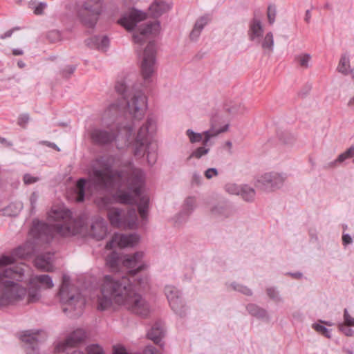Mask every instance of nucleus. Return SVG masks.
<instances>
[{
    "label": "nucleus",
    "instance_id": "obj_1",
    "mask_svg": "<svg viewBox=\"0 0 354 354\" xmlns=\"http://www.w3.org/2000/svg\"><path fill=\"white\" fill-rule=\"evenodd\" d=\"M143 171L129 164L125 169L113 170L111 158L96 160L88 172V180L80 178L77 181L74 192L75 201L82 202L87 195L95 192H110L117 190L114 197L122 204H133L139 199L138 207L143 220L148 214L149 198L141 195V188L144 184Z\"/></svg>",
    "mask_w": 354,
    "mask_h": 354
},
{
    "label": "nucleus",
    "instance_id": "obj_2",
    "mask_svg": "<svg viewBox=\"0 0 354 354\" xmlns=\"http://www.w3.org/2000/svg\"><path fill=\"white\" fill-rule=\"evenodd\" d=\"M106 126L107 129L94 128L91 130V138L94 142L107 145L115 141L118 149L131 147L136 156L142 157L147 153L148 162L150 165L155 163L157 158L156 149H151V138L157 129L156 120L153 117L149 116L136 133L131 123Z\"/></svg>",
    "mask_w": 354,
    "mask_h": 354
},
{
    "label": "nucleus",
    "instance_id": "obj_3",
    "mask_svg": "<svg viewBox=\"0 0 354 354\" xmlns=\"http://www.w3.org/2000/svg\"><path fill=\"white\" fill-rule=\"evenodd\" d=\"M124 307L141 317H147L152 308L150 304L133 288L126 277L105 275L97 298V309L100 311Z\"/></svg>",
    "mask_w": 354,
    "mask_h": 354
},
{
    "label": "nucleus",
    "instance_id": "obj_4",
    "mask_svg": "<svg viewBox=\"0 0 354 354\" xmlns=\"http://www.w3.org/2000/svg\"><path fill=\"white\" fill-rule=\"evenodd\" d=\"M115 91L123 96V102L112 103L106 107L102 115L103 124L116 125L117 123H114L122 111L135 120H142L147 109V99L142 91L137 89L129 78L119 80L116 83Z\"/></svg>",
    "mask_w": 354,
    "mask_h": 354
},
{
    "label": "nucleus",
    "instance_id": "obj_5",
    "mask_svg": "<svg viewBox=\"0 0 354 354\" xmlns=\"http://www.w3.org/2000/svg\"><path fill=\"white\" fill-rule=\"evenodd\" d=\"M48 224L34 221L30 234L35 241L50 242L55 234L70 236L84 232V221L73 219L70 210L64 207H53L48 214Z\"/></svg>",
    "mask_w": 354,
    "mask_h": 354
},
{
    "label": "nucleus",
    "instance_id": "obj_6",
    "mask_svg": "<svg viewBox=\"0 0 354 354\" xmlns=\"http://www.w3.org/2000/svg\"><path fill=\"white\" fill-rule=\"evenodd\" d=\"M146 17L145 12L133 10L120 20V24L124 28L129 31H133V39L137 44H142L149 36L156 35L160 30V24L158 21L140 24L146 19Z\"/></svg>",
    "mask_w": 354,
    "mask_h": 354
},
{
    "label": "nucleus",
    "instance_id": "obj_7",
    "mask_svg": "<svg viewBox=\"0 0 354 354\" xmlns=\"http://www.w3.org/2000/svg\"><path fill=\"white\" fill-rule=\"evenodd\" d=\"M7 261L9 260L6 257L0 259V308L9 306L26 295L25 289L12 281L19 275L8 270L2 263Z\"/></svg>",
    "mask_w": 354,
    "mask_h": 354
},
{
    "label": "nucleus",
    "instance_id": "obj_8",
    "mask_svg": "<svg viewBox=\"0 0 354 354\" xmlns=\"http://www.w3.org/2000/svg\"><path fill=\"white\" fill-rule=\"evenodd\" d=\"M95 203L100 209H108L107 216L112 226L122 229H134L138 225V216L135 209L124 211L116 207L109 208L111 198L108 196L100 197Z\"/></svg>",
    "mask_w": 354,
    "mask_h": 354
},
{
    "label": "nucleus",
    "instance_id": "obj_9",
    "mask_svg": "<svg viewBox=\"0 0 354 354\" xmlns=\"http://www.w3.org/2000/svg\"><path fill=\"white\" fill-rule=\"evenodd\" d=\"M58 297L65 313H74V315H77L82 313L86 304L85 298L77 287L71 284L70 278L66 275L62 277Z\"/></svg>",
    "mask_w": 354,
    "mask_h": 354
},
{
    "label": "nucleus",
    "instance_id": "obj_10",
    "mask_svg": "<svg viewBox=\"0 0 354 354\" xmlns=\"http://www.w3.org/2000/svg\"><path fill=\"white\" fill-rule=\"evenodd\" d=\"M35 251L34 243L31 241H27L23 245L18 247L15 249L11 255L6 256L3 255L0 257V259L3 258H8L9 261L3 262V265L8 269L11 270L15 274H17L19 277H15L12 281L15 283L18 284V281H21L25 274V268H27L24 264H21L19 266L11 267V265L15 263L17 259H24L27 257L30 256Z\"/></svg>",
    "mask_w": 354,
    "mask_h": 354
},
{
    "label": "nucleus",
    "instance_id": "obj_11",
    "mask_svg": "<svg viewBox=\"0 0 354 354\" xmlns=\"http://www.w3.org/2000/svg\"><path fill=\"white\" fill-rule=\"evenodd\" d=\"M104 8L103 0H85L82 3L80 13L82 21L88 27H94Z\"/></svg>",
    "mask_w": 354,
    "mask_h": 354
},
{
    "label": "nucleus",
    "instance_id": "obj_12",
    "mask_svg": "<svg viewBox=\"0 0 354 354\" xmlns=\"http://www.w3.org/2000/svg\"><path fill=\"white\" fill-rule=\"evenodd\" d=\"M155 54V44L149 42L142 53L140 64L141 75L145 86L151 82V77L156 71Z\"/></svg>",
    "mask_w": 354,
    "mask_h": 354
},
{
    "label": "nucleus",
    "instance_id": "obj_13",
    "mask_svg": "<svg viewBox=\"0 0 354 354\" xmlns=\"http://www.w3.org/2000/svg\"><path fill=\"white\" fill-rule=\"evenodd\" d=\"M286 180V176L282 174L270 172L261 176L256 181L257 188L266 192H270L281 187Z\"/></svg>",
    "mask_w": 354,
    "mask_h": 354
},
{
    "label": "nucleus",
    "instance_id": "obj_14",
    "mask_svg": "<svg viewBox=\"0 0 354 354\" xmlns=\"http://www.w3.org/2000/svg\"><path fill=\"white\" fill-rule=\"evenodd\" d=\"M138 241L139 236L136 234H115L113 236L112 239L106 243V248L110 250L114 248L116 245L120 248L133 247L136 245Z\"/></svg>",
    "mask_w": 354,
    "mask_h": 354
},
{
    "label": "nucleus",
    "instance_id": "obj_15",
    "mask_svg": "<svg viewBox=\"0 0 354 354\" xmlns=\"http://www.w3.org/2000/svg\"><path fill=\"white\" fill-rule=\"evenodd\" d=\"M143 255V252H136L132 255H125L123 257L122 264L129 269V272L131 274H135L146 267V264L142 262Z\"/></svg>",
    "mask_w": 354,
    "mask_h": 354
},
{
    "label": "nucleus",
    "instance_id": "obj_16",
    "mask_svg": "<svg viewBox=\"0 0 354 354\" xmlns=\"http://www.w3.org/2000/svg\"><path fill=\"white\" fill-rule=\"evenodd\" d=\"M107 234V224L100 216H95L92 219L90 235L96 240H102Z\"/></svg>",
    "mask_w": 354,
    "mask_h": 354
},
{
    "label": "nucleus",
    "instance_id": "obj_17",
    "mask_svg": "<svg viewBox=\"0 0 354 354\" xmlns=\"http://www.w3.org/2000/svg\"><path fill=\"white\" fill-rule=\"evenodd\" d=\"M86 337V332L82 328H77L71 333L63 343L56 347L57 351H63L68 346H74L82 342Z\"/></svg>",
    "mask_w": 354,
    "mask_h": 354
},
{
    "label": "nucleus",
    "instance_id": "obj_18",
    "mask_svg": "<svg viewBox=\"0 0 354 354\" xmlns=\"http://www.w3.org/2000/svg\"><path fill=\"white\" fill-rule=\"evenodd\" d=\"M54 254L47 252L38 255L35 259V267L41 270L50 272L53 270Z\"/></svg>",
    "mask_w": 354,
    "mask_h": 354
},
{
    "label": "nucleus",
    "instance_id": "obj_19",
    "mask_svg": "<svg viewBox=\"0 0 354 354\" xmlns=\"http://www.w3.org/2000/svg\"><path fill=\"white\" fill-rule=\"evenodd\" d=\"M18 284L24 288L26 290V295L23 297V299L16 301L14 304H10L9 306H12L18 304L19 302L23 301L26 297H27V303H35L38 301L41 298V294H40V290L41 288L36 283L34 284H30V287L28 290L26 288L21 286L18 283Z\"/></svg>",
    "mask_w": 354,
    "mask_h": 354
},
{
    "label": "nucleus",
    "instance_id": "obj_20",
    "mask_svg": "<svg viewBox=\"0 0 354 354\" xmlns=\"http://www.w3.org/2000/svg\"><path fill=\"white\" fill-rule=\"evenodd\" d=\"M263 28L261 21L258 19H253L250 24L248 31L249 39L252 41L260 42L262 37Z\"/></svg>",
    "mask_w": 354,
    "mask_h": 354
},
{
    "label": "nucleus",
    "instance_id": "obj_21",
    "mask_svg": "<svg viewBox=\"0 0 354 354\" xmlns=\"http://www.w3.org/2000/svg\"><path fill=\"white\" fill-rule=\"evenodd\" d=\"M21 339L22 342L29 345L26 348L28 354H31L36 351L39 341L38 333L27 330L21 336Z\"/></svg>",
    "mask_w": 354,
    "mask_h": 354
},
{
    "label": "nucleus",
    "instance_id": "obj_22",
    "mask_svg": "<svg viewBox=\"0 0 354 354\" xmlns=\"http://www.w3.org/2000/svg\"><path fill=\"white\" fill-rule=\"evenodd\" d=\"M210 21V17L208 15H204L199 17L190 32L189 37L191 40L196 41L198 39L204 27Z\"/></svg>",
    "mask_w": 354,
    "mask_h": 354
},
{
    "label": "nucleus",
    "instance_id": "obj_23",
    "mask_svg": "<svg viewBox=\"0 0 354 354\" xmlns=\"http://www.w3.org/2000/svg\"><path fill=\"white\" fill-rule=\"evenodd\" d=\"M86 42L88 46L102 51L106 50L109 45V39L106 36H95L87 39Z\"/></svg>",
    "mask_w": 354,
    "mask_h": 354
},
{
    "label": "nucleus",
    "instance_id": "obj_24",
    "mask_svg": "<svg viewBox=\"0 0 354 354\" xmlns=\"http://www.w3.org/2000/svg\"><path fill=\"white\" fill-rule=\"evenodd\" d=\"M171 8V4L163 1H156L149 7V11L153 17H158L168 12Z\"/></svg>",
    "mask_w": 354,
    "mask_h": 354
},
{
    "label": "nucleus",
    "instance_id": "obj_25",
    "mask_svg": "<svg viewBox=\"0 0 354 354\" xmlns=\"http://www.w3.org/2000/svg\"><path fill=\"white\" fill-rule=\"evenodd\" d=\"M39 283L45 289H51L54 286L52 278L48 274L36 275L29 279V284Z\"/></svg>",
    "mask_w": 354,
    "mask_h": 354
},
{
    "label": "nucleus",
    "instance_id": "obj_26",
    "mask_svg": "<svg viewBox=\"0 0 354 354\" xmlns=\"http://www.w3.org/2000/svg\"><path fill=\"white\" fill-rule=\"evenodd\" d=\"M163 326L160 323H156L147 333L148 337L157 344L160 343L161 339L163 337Z\"/></svg>",
    "mask_w": 354,
    "mask_h": 354
},
{
    "label": "nucleus",
    "instance_id": "obj_27",
    "mask_svg": "<svg viewBox=\"0 0 354 354\" xmlns=\"http://www.w3.org/2000/svg\"><path fill=\"white\" fill-rule=\"evenodd\" d=\"M228 124L225 125L223 128L215 129L212 127L210 129L203 132L204 138L203 140V145H207L212 138L216 137L220 133L226 131L228 129Z\"/></svg>",
    "mask_w": 354,
    "mask_h": 354
},
{
    "label": "nucleus",
    "instance_id": "obj_28",
    "mask_svg": "<svg viewBox=\"0 0 354 354\" xmlns=\"http://www.w3.org/2000/svg\"><path fill=\"white\" fill-rule=\"evenodd\" d=\"M261 46L263 50L268 53L273 51L274 48V36L272 32H268L266 34L263 38H260Z\"/></svg>",
    "mask_w": 354,
    "mask_h": 354
},
{
    "label": "nucleus",
    "instance_id": "obj_29",
    "mask_svg": "<svg viewBox=\"0 0 354 354\" xmlns=\"http://www.w3.org/2000/svg\"><path fill=\"white\" fill-rule=\"evenodd\" d=\"M171 309L180 316H183L185 313V305L183 304L181 295L178 296L177 298H174L172 300L168 301Z\"/></svg>",
    "mask_w": 354,
    "mask_h": 354
},
{
    "label": "nucleus",
    "instance_id": "obj_30",
    "mask_svg": "<svg viewBox=\"0 0 354 354\" xmlns=\"http://www.w3.org/2000/svg\"><path fill=\"white\" fill-rule=\"evenodd\" d=\"M351 69L349 57L347 55H343L339 62L337 71L344 75H348Z\"/></svg>",
    "mask_w": 354,
    "mask_h": 354
},
{
    "label": "nucleus",
    "instance_id": "obj_31",
    "mask_svg": "<svg viewBox=\"0 0 354 354\" xmlns=\"http://www.w3.org/2000/svg\"><path fill=\"white\" fill-rule=\"evenodd\" d=\"M196 200L194 197H187L184 201L183 209L180 215L183 214L186 216L189 215L196 207Z\"/></svg>",
    "mask_w": 354,
    "mask_h": 354
},
{
    "label": "nucleus",
    "instance_id": "obj_32",
    "mask_svg": "<svg viewBox=\"0 0 354 354\" xmlns=\"http://www.w3.org/2000/svg\"><path fill=\"white\" fill-rule=\"evenodd\" d=\"M247 310L249 313L253 316L266 319H268L269 318L266 310L261 308L254 304H249L247 306Z\"/></svg>",
    "mask_w": 354,
    "mask_h": 354
},
{
    "label": "nucleus",
    "instance_id": "obj_33",
    "mask_svg": "<svg viewBox=\"0 0 354 354\" xmlns=\"http://www.w3.org/2000/svg\"><path fill=\"white\" fill-rule=\"evenodd\" d=\"M255 190L247 185L242 186L240 196L246 202H252L255 197Z\"/></svg>",
    "mask_w": 354,
    "mask_h": 354
},
{
    "label": "nucleus",
    "instance_id": "obj_34",
    "mask_svg": "<svg viewBox=\"0 0 354 354\" xmlns=\"http://www.w3.org/2000/svg\"><path fill=\"white\" fill-rule=\"evenodd\" d=\"M354 156V146L350 147L346 151L339 154L337 158L330 163V167L335 166L337 163H342L348 158H350Z\"/></svg>",
    "mask_w": 354,
    "mask_h": 354
},
{
    "label": "nucleus",
    "instance_id": "obj_35",
    "mask_svg": "<svg viewBox=\"0 0 354 354\" xmlns=\"http://www.w3.org/2000/svg\"><path fill=\"white\" fill-rule=\"evenodd\" d=\"M118 263L119 257L115 252H111L106 259V266H109L110 270L113 272H116L118 270Z\"/></svg>",
    "mask_w": 354,
    "mask_h": 354
},
{
    "label": "nucleus",
    "instance_id": "obj_36",
    "mask_svg": "<svg viewBox=\"0 0 354 354\" xmlns=\"http://www.w3.org/2000/svg\"><path fill=\"white\" fill-rule=\"evenodd\" d=\"M295 62L303 68L310 66L311 56L308 53H301L295 57Z\"/></svg>",
    "mask_w": 354,
    "mask_h": 354
},
{
    "label": "nucleus",
    "instance_id": "obj_37",
    "mask_svg": "<svg viewBox=\"0 0 354 354\" xmlns=\"http://www.w3.org/2000/svg\"><path fill=\"white\" fill-rule=\"evenodd\" d=\"M205 146L206 145H203L202 147H197L192 152V153L187 158V160H189L192 158L200 159L203 156L207 155L209 151V148H207Z\"/></svg>",
    "mask_w": 354,
    "mask_h": 354
},
{
    "label": "nucleus",
    "instance_id": "obj_38",
    "mask_svg": "<svg viewBox=\"0 0 354 354\" xmlns=\"http://www.w3.org/2000/svg\"><path fill=\"white\" fill-rule=\"evenodd\" d=\"M165 295L169 300H172L174 298H177L180 294V291L175 287L171 285L166 286L165 288Z\"/></svg>",
    "mask_w": 354,
    "mask_h": 354
},
{
    "label": "nucleus",
    "instance_id": "obj_39",
    "mask_svg": "<svg viewBox=\"0 0 354 354\" xmlns=\"http://www.w3.org/2000/svg\"><path fill=\"white\" fill-rule=\"evenodd\" d=\"M186 135L189 139L191 143L199 142L203 140V137L204 136L203 133H196L192 131V129H187L186 131Z\"/></svg>",
    "mask_w": 354,
    "mask_h": 354
},
{
    "label": "nucleus",
    "instance_id": "obj_40",
    "mask_svg": "<svg viewBox=\"0 0 354 354\" xmlns=\"http://www.w3.org/2000/svg\"><path fill=\"white\" fill-rule=\"evenodd\" d=\"M149 279L148 276L143 275L138 277L136 281V285L140 290H145L149 287Z\"/></svg>",
    "mask_w": 354,
    "mask_h": 354
},
{
    "label": "nucleus",
    "instance_id": "obj_41",
    "mask_svg": "<svg viewBox=\"0 0 354 354\" xmlns=\"http://www.w3.org/2000/svg\"><path fill=\"white\" fill-rule=\"evenodd\" d=\"M267 15L269 24L270 25H272L275 21V18L277 15V9L274 5L268 6Z\"/></svg>",
    "mask_w": 354,
    "mask_h": 354
},
{
    "label": "nucleus",
    "instance_id": "obj_42",
    "mask_svg": "<svg viewBox=\"0 0 354 354\" xmlns=\"http://www.w3.org/2000/svg\"><path fill=\"white\" fill-rule=\"evenodd\" d=\"M242 186H239L236 184L230 183L226 185L225 190L230 194L240 195L241 192Z\"/></svg>",
    "mask_w": 354,
    "mask_h": 354
},
{
    "label": "nucleus",
    "instance_id": "obj_43",
    "mask_svg": "<svg viewBox=\"0 0 354 354\" xmlns=\"http://www.w3.org/2000/svg\"><path fill=\"white\" fill-rule=\"evenodd\" d=\"M268 297L277 302L283 301L282 298L280 297L279 292L274 288H268L266 290Z\"/></svg>",
    "mask_w": 354,
    "mask_h": 354
},
{
    "label": "nucleus",
    "instance_id": "obj_44",
    "mask_svg": "<svg viewBox=\"0 0 354 354\" xmlns=\"http://www.w3.org/2000/svg\"><path fill=\"white\" fill-rule=\"evenodd\" d=\"M88 354H104L103 348L99 344H91L86 347Z\"/></svg>",
    "mask_w": 354,
    "mask_h": 354
},
{
    "label": "nucleus",
    "instance_id": "obj_45",
    "mask_svg": "<svg viewBox=\"0 0 354 354\" xmlns=\"http://www.w3.org/2000/svg\"><path fill=\"white\" fill-rule=\"evenodd\" d=\"M232 286L235 290L242 292L245 295H252V290L250 288L243 285L234 283L232 284Z\"/></svg>",
    "mask_w": 354,
    "mask_h": 354
},
{
    "label": "nucleus",
    "instance_id": "obj_46",
    "mask_svg": "<svg viewBox=\"0 0 354 354\" xmlns=\"http://www.w3.org/2000/svg\"><path fill=\"white\" fill-rule=\"evenodd\" d=\"M313 328L323 335H324L327 337H330V330L326 328L324 326L320 325V324H314Z\"/></svg>",
    "mask_w": 354,
    "mask_h": 354
},
{
    "label": "nucleus",
    "instance_id": "obj_47",
    "mask_svg": "<svg viewBox=\"0 0 354 354\" xmlns=\"http://www.w3.org/2000/svg\"><path fill=\"white\" fill-rule=\"evenodd\" d=\"M344 324L348 326H354V318L349 315L347 309L344 310Z\"/></svg>",
    "mask_w": 354,
    "mask_h": 354
},
{
    "label": "nucleus",
    "instance_id": "obj_48",
    "mask_svg": "<svg viewBox=\"0 0 354 354\" xmlns=\"http://www.w3.org/2000/svg\"><path fill=\"white\" fill-rule=\"evenodd\" d=\"M225 212L227 209L223 205H218L212 209V214L216 215H227Z\"/></svg>",
    "mask_w": 354,
    "mask_h": 354
},
{
    "label": "nucleus",
    "instance_id": "obj_49",
    "mask_svg": "<svg viewBox=\"0 0 354 354\" xmlns=\"http://www.w3.org/2000/svg\"><path fill=\"white\" fill-rule=\"evenodd\" d=\"M29 121V115L26 113H24L19 115L18 118V124L22 127H25L26 124Z\"/></svg>",
    "mask_w": 354,
    "mask_h": 354
},
{
    "label": "nucleus",
    "instance_id": "obj_50",
    "mask_svg": "<svg viewBox=\"0 0 354 354\" xmlns=\"http://www.w3.org/2000/svg\"><path fill=\"white\" fill-rule=\"evenodd\" d=\"M39 180L37 177L32 176L28 174L24 176V182L26 185L32 184Z\"/></svg>",
    "mask_w": 354,
    "mask_h": 354
},
{
    "label": "nucleus",
    "instance_id": "obj_51",
    "mask_svg": "<svg viewBox=\"0 0 354 354\" xmlns=\"http://www.w3.org/2000/svg\"><path fill=\"white\" fill-rule=\"evenodd\" d=\"M218 174L216 168H209L205 171V176L207 179H211L213 177L217 176Z\"/></svg>",
    "mask_w": 354,
    "mask_h": 354
},
{
    "label": "nucleus",
    "instance_id": "obj_52",
    "mask_svg": "<svg viewBox=\"0 0 354 354\" xmlns=\"http://www.w3.org/2000/svg\"><path fill=\"white\" fill-rule=\"evenodd\" d=\"M37 200H38V194L36 192L32 193L30 196V203L31 205L32 211H33L35 209Z\"/></svg>",
    "mask_w": 354,
    "mask_h": 354
},
{
    "label": "nucleus",
    "instance_id": "obj_53",
    "mask_svg": "<svg viewBox=\"0 0 354 354\" xmlns=\"http://www.w3.org/2000/svg\"><path fill=\"white\" fill-rule=\"evenodd\" d=\"M339 328L342 333H344L347 336H351L353 334V330L348 328V326L346 324H339Z\"/></svg>",
    "mask_w": 354,
    "mask_h": 354
},
{
    "label": "nucleus",
    "instance_id": "obj_54",
    "mask_svg": "<svg viewBox=\"0 0 354 354\" xmlns=\"http://www.w3.org/2000/svg\"><path fill=\"white\" fill-rule=\"evenodd\" d=\"M46 8V3H40L35 8L34 13L36 15H41L44 12V10Z\"/></svg>",
    "mask_w": 354,
    "mask_h": 354
},
{
    "label": "nucleus",
    "instance_id": "obj_55",
    "mask_svg": "<svg viewBox=\"0 0 354 354\" xmlns=\"http://www.w3.org/2000/svg\"><path fill=\"white\" fill-rule=\"evenodd\" d=\"M113 354H128L125 348L121 346H113Z\"/></svg>",
    "mask_w": 354,
    "mask_h": 354
},
{
    "label": "nucleus",
    "instance_id": "obj_56",
    "mask_svg": "<svg viewBox=\"0 0 354 354\" xmlns=\"http://www.w3.org/2000/svg\"><path fill=\"white\" fill-rule=\"evenodd\" d=\"M75 70V67L73 66H68L64 71H63V75L65 76H69Z\"/></svg>",
    "mask_w": 354,
    "mask_h": 354
},
{
    "label": "nucleus",
    "instance_id": "obj_57",
    "mask_svg": "<svg viewBox=\"0 0 354 354\" xmlns=\"http://www.w3.org/2000/svg\"><path fill=\"white\" fill-rule=\"evenodd\" d=\"M342 241L344 244H350L352 242V238L348 234H344L342 236Z\"/></svg>",
    "mask_w": 354,
    "mask_h": 354
},
{
    "label": "nucleus",
    "instance_id": "obj_58",
    "mask_svg": "<svg viewBox=\"0 0 354 354\" xmlns=\"http://www.w3.org/2000/svg\"><path fill=\"white\" fill-rule=\"evenodd\" d=\"M13 31H14V29L9 30L6 31L4 34L0 35V38L1 39H4L6 38L11 37L13 33Z\"/></svg>",
    "mask_w": 354,
    "mask_h": 354
},
{
    "label": "nucleus",
    "instance_id": "obj_59",
    "mask_svg": "<svg viewBox=\"0 0 354 354\" xmlns=\"http://www.w3.org/2000/svg\"><path fill=\"white\" fill-rule=\"evenodd\" d=\"M48 37L50 39H51V37H53L54 38H59V32L57 31H52L48 33Z\"/></svg>",
    "mask_w": 354,
    "mask_h": 354
},
{
    "label": "nucleus",
    "instance_id": "obj_60",
    "mask_svg": "<svg viewBox=\"0 0 354 354\" xmlns=\"http://www.w3.org/2000/svg\"><path fill=\"white\" fill-rule=\"evenodd\" d=\"M310 18H311V14H310V12L309 10H307L306 11V14H305V21L307 22V23H309L310 22Z\"/></svg>",
    "mask_w": 354,
    "mask_h": 354
},
{
    "label": "nucleus",
    "instance_id": "obj_61",
    "mask_svg": "<svg viewBox=\"0 0 354 354\" xmlns=\"http://www.w3.org/2000/svg\"><path fill=\"white\" fill-rule=\"evenodd\" d=\"M0 144L5 145H7V146H11L12 145L11 142L7 141L6 139H5L4 138H1V137H0Z\"/></svg>",
    "mask_w": 354,
    "mask_h": 354
},
{
    "label": "nucleus",
    "instance_id": "obj_62",
    "mask_svg": "<svg viewBox=\"0 0 354 354\" xmlns=\"http://www.w3.org/2000/svg\"><path fill=\"white\" fill-rule=\"evenodd\" d=\"M194 180L196 182V183H201V177L198 174H194L193 176Z\"/></svg>",
    "mask_w": 354,
    "mask_h": 354
},
{
    "label": "nucleus",
    "instance_id": "obj_63",
    "mask_svg": "<svg viewBox=\"0 0 354 354\" xmlns=\"http://www.w3.org/2000/svg\"><path fill=\"white\" fill-rule=\"evenodd\" d=\"M12 53L15 55H23L24 52L21 49H17L16 48V49H13Z\"/></svg>",
    "mask_w": 354,
    "mask_h": 354
},
{
    "label": "nucleus",
    "instance_id": "obj_64",
    "mask_svg": "<svg viewBox=\"0 0 354 354\" xmlns=\"http://www.w3.org/2000/svg\"><path fill=\"white\" fill-rule=\"evenodd\" d=\"M354 105V96L350 99V100L348 102V106H351Z\"/></svg>",
    "mask_w": 354,
    "mask_h": 354
}]
</instances>
